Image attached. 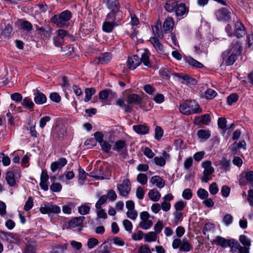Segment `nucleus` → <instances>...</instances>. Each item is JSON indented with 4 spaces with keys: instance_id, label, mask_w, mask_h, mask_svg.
I'll return each instance as SVG.
<instances>
[{
    "instance_id": "f257e3e1",
    "label": "nucleus",
    "mask_w": 253,
    "mask_h": 253,
    "mask_svg": "<svg viewBox=\"0 0 253 253\" xmlns=\"http://www.w3.org/2000/svg\"><path fill=\"white\" fill-rule=\"evenodd\" d=\"M243 51L241 42L237 40H233L228 49L222 52L221 58L222 64L226 66L232 65Z\"/></svg>"
},
{
    "instance_id": "f03ea898",
    "label": "nucleus",
    "mask_w": 253,
    "mask_h": 253,
    "mask_svg": "<svg viewBox=\"0 0 253 253\" xmlns=\"http://www.w3.org/2000/svg\"><path fill=\"white\" fill-rule=\"evenodd\" d=\"M225 32L229 37H236L240 39L244 38L247 34V29L240 20L234 21L233 27L227 24L225 28Z\"/></svg>"
},
{
    "instance_id": "7ed1b4c3",
    "label": "nucleus",
    "mask_w": 253,
    "mask_h": 253,
    "mask_svg": "<svg viewBox=\"0 0 253 253\" xmlns=\"http://www.w3.org/2000/svg\"><path fill=\"white\" fill-rule=\"evenodd\" d=\"M72 17V14L70 10H66L60 14L53 16L50 21L55 24L58 27L64 28L69 26V21Z\"/></svg>"
},
{
    "instance_id": "20e7f679",
    "label": "nucleus",
    "mask_w": 253,
    "mask_h": 253,
    "mask_svg": "<svg viewBox=\"0 0 253 253\" xmlns=\"http://www.w3.org/2000/svg\"><path fill=\"white\" fill-rule=\"evenodd\" d=\"M106 7L110 10L107 14L108 16H114L124 18L122 11L120 10L121 4L119 0H102Z\"/></svg>"
},
{
    "instance_id": "39448f33",
    "label": "nucleus",
    "mask_w": 253,
    "mask_h": 253,
    "mask_svg": "<svg viewBox=\"0 0 253 253\" xmlns=\"http://www.w3.org/2000/svg\"><path fill=\"white\" fill-rule=\"evenodd\" d=\"M179 109L180 112L185 115L198 113L201 112V109L195 100L185 101L180 104Z\"/></svg>"
},
{
    "instance_id": "423d86ee",
    "label": "nucleus",
    "mask_w": 253,
    "mask_h": 253,
    "mask_svg": "<svg viewBox=\"0 0 253 253\" xmlns=\"http://www.w3.org/2000/svg\"><path fill=\"white\" fill-rule=\"evenodd\" d=\"M123 19V18L115 16L111 17L106 15V21L102 24V30L107 33H111L115 27L121 25Z\"/></svg>"
},
{
    "instance_id": "0eeeda50",
    "label": "nucleus",
    "mask_w": 253,
    "mask_h": 253,
    "mask_svg": "<svg viewBox=\"0 0 253 253\" xmlns=\"http://www.w3.org/2000/svg\"><path fill=\"white\" fill-rule=\"evenodd\" d=\"M201 166L204 169V175L201 180L203 182H208L211 179L210 175L214 172V169L211 166V162L210 161H204L202 162Z\"/></svg>"
},
{
    "instance_id": "6e6552de",
    "label": "nucleus",
    "mask_w": 253,
    "mask_h": 253,
    "mask_svg": "<svg viewBox=\"0 0 253 253\" xmlns=\"http://www.w3.org/2000/svg\"><path fill=\"white\" fill-rule=\"evenodd\" d=\"M171 75L178 79V81L182 84L195 85L197 84V80L190 76L183 73H173Z\"/></svg>"
},
{
    "instance_id": "1a4fd4ad",
    "label": "nucleus",
    "mask_w": 253,
    "mask_h": 253,
    "mask_svg": "<svg viewBox=\"0 0 253 253\" xmlns=\"http://www.w3.org/2000/svg\"><path fill=\"white\" fill-rule=\"evenodd\" d=\"M189 11V6L185 3L178 2L174 11L175 16L179 19H183L188 15Z\"/></svg>"
},
{
    "instance_id": "9d476101",
    "label": "nucleus",
    "mask_w": 253,
    "mask_h": 253,
    "mask_svg": "<svg viewBox=\"0 0 253 253\" xmlns=\"http://www.w3.org/2000/svg\"><path fill=\"white\" fill-rule=\"evenodd\" d=\"M40 211L42 214H58L61 212V209L57 205L48 203L47 205H45L44 207H41L40 209Z\"/></svg>"
},
{
    "instance_id": "9b49d317",
    "label": "nucleus",
    "mask_w": 253,
    "mask_h": 253,
    "mask_svg": "<svg viewBox=\"0 0 253 253\" xmlns=\"http://www.w3.org/2000/svg\"><path fill=\"white\" fill-rule=\"evenodd\" d=\"M234 239H226L225 238L220 236H217L215 239L211 241L212 244H215L217 246H219L223 248H226L227 247L231 248Z\"/></svg>"
},
{
    "instance_id": "f8f14e48",
    "label": "nucleus",
    "mask_w": 253,
    "mask_h": 253,
    "mask_svg": "<svg viewBox=\"0 0 253 253\" xmlns=\"http://www.w3.org/2000/svg\"><path fill=\"white\" fill-rule=\"evenodd\" d=\"M118 190L120 195L126 197L130 191V184L127 179L124 180L122 184L117 186Z\"/></svg>"
},
{
    "instance_id": "ddd939ff",
    "label": "nucleus",
    "mask_w": 253,
    "mask_h": 253,
    "mask_svg": "<svg viewBox=\"0 0 253 253\" xmlns=\"http://www.w3.org/2000/svg\"><path fill=\"white\" fill-rule=\"evenodd\" d=\"M231 252L232 253H249L250 251L246 247L242 246L239 242L233 239L231 246Z\"/></svg>"
},
{
    "instance_id": "4468645a",
    "label": "nucleus",
    "mask_w": 253,
    "mask_h": 253,
    "mask_svg": "<svg viewBox=\"0 0 253 253\" xmlns=\"http://www.w3.org/2000/svg\"><path fill=\"white\" fill-rule=\"evenodd\" d=\"M67 164L66 158L62 157L57 161L52 162L50 165V169L52 172H55L57 169H61Z\"/></svg>"
},
{
    "instance_id": "2eb2a0df",
    "label": "nucleus",
    "mask_w": 253,
    "mask_h": 253,
    "mask_svg": "<svg viewBox=\"0 0 253 253\" xmlns=\"http://www.w3.org/2000/svg\"><path fill=\"white\" fill-rule=\"evenodd\" d=\"M215 15L218 21H226L230 17L229 12L224 7L217 10L215 12Z\"/></svg>"
},
{
    "instance_id": "dca6fc26",
    "label": "nucleus",
    "mask_w": 253,
    "mask_h": 253,
    "mask_svg": "<svg viewBox=\"0 0 253 253\" xmlns=\"http://www.w3.org/2000/svg\"><path fill=\"white\" fill-rule=\"evenodd\" d=\"M127 63V66L130 69L134 70L141 64L140 57L137 55L128 57Z\"/></svg>"
},
{
    "instance_id": "f3484780",
    "label": "nucleus",
    "mask_w": 253,
    "mask_h": 253,
    "mask_svg": "<svg viewBox=\"0 0 253 253\" xmlns=\"http://www.w3.org/2000/svg\"><path fill=\"white\" fill-rule=\"evenodd\" d=\"M174 26V21L171 17H168L163 23V29L165 34L171 32Z\"/></svg>"
},
{
    "instance_id": "a211bd4d",
    "label": "nucleus",
    "mask_w": 253,
    "mask_h": 253,
    "mask_svg": "<svg viewBox=\"0 0 253 253\" xmlns=\"http://www.w3.org/2000/svg\"><path fill=\"white\" fill-rule=\"evenodd\" d=\"M142 101V98L138 94L132 93L127 96L126 101L127 104L131 106V104L139 105Z\"/></svg>"
},
{
    "instance_id": "6ab92c4d",
    "label": "nucleus",
    "mask_w": 253,
    "mask_h": 253,
    "mask_svg": "<svg viewBox=\"0 0 253 253\" xmlns=\"http://www.w3.org/2000/svg\"><path fill=\"white\" fill-rule=\"evenodd\" d=\"M176 0H166L164 4V8L169 13L174 12L178 3Z\"/></svg>"
},
{
    "instance_id": "aec40b11",
    "label": "nucleus",
    "mask_w": 253,
    "mask_h": 253,
    "mask_svg": "<svg viewBox=\"0 0 253 253\" xmlns=\"http://www.w3.org/2000/svg\"><path fill=\"white\" fill-rule=\"evenodd\" d=\"M149 41L153 44L158 53L160 54H164L165 52L164 47L163 44L159 42L157 38H150Z\"/></svg>"
},
{
    "instance_id": "412c9836",
    "label": "nucleus",
    "mask_w": 253,
    "mask_h": 253,
    "mask_svg": "<svg viewBox=\"0 0 253 253\" xmlns=\"http://www.w3.org/2000/svg\"><path fill=\"white\" fill-rule=\"evenodd\" d=\"M208 44L207 42H205L204 41H201L200 42L196 44L194 46L195 52L200 54L202 53L208 54Z\"/></svg>"
},
{
    "instance_id": "4be33fe9",
    "label": "nucleus",
    "mask_w": 253,
    "mask_h": 253,
    "mask_svg": "<svg viewBox=\"0 0 253 253\" xmlns=\"http://www.w3.org/2000/svg\"><path fill=\"white\" fill-rule=\"evenodd\" d=\"M34 101L37 104L41 105L45 103L47 100L46 96L42 92L37 90L34 93Z\"/></svg>"
},
{
    "instance_id": "5701e85b",
    "label": "nucleus",
    "mask_w": 253,
    "mask_h": 253,
    "mask_svg": "<svg viewBox=\"0 0 253 253\" xmlns=\"http://www.w3.org/2000/svg\"><path fill=\"white\" fill-rule=\"evenodd\" d=\"M211 121L210 116L208 114H205L199 117H196L194 120V123L196 125L200 124L208 125Z\"/></svg>"
},
{
    "instance_id": "b1692460",
    "label": "nucleus",
    "mask_w": 253,
    "mask_h": 253,
    "mask_svg": "<svg viewBox=\"0 0 253 253\" xmlns=\"http://www.w3.org/2000/svg\"><path fill=\"white\" fill-rule=\"evenodd\" d=\"M133 129L137 133L141 135L148 134L149 131V128L145 124L134 125L133 126Z\"/></svg>"
},
{
    "instance_id": "393cba45",
    "label": "nucleus",
    "mask_w": 253,
    "mask_h": 253,
    "mask_svg": "<svg viewBox=\"0 0 253 253\" xmlns=\"http://www.w3.org/2000/svg\"><path fill=\"white\" fill-rule=\"evenodd\" d=\"M112 58V54L110 52H105L101 53L96 58L98 60L97 64H107L108 63Z\"/></svg>"
},
{
    "instance_id": "a878e982",
    "label": "nucleus",
    "mask_w": 253,
    "mask_h": 253,
    "mask_svg": "<svg viewBox=\"0 0 253 253\" xmlns=\"http://www.w3.org/2000/svg\"><path fill=\"white\" fill-rule=\"evenodd\" d=\"M84 219V216L74 217L69 221L68 222V225L69 227L72 228H75L78 226H82Z\"/></svg>"
},
{
    "instance_id": "bb28decb",
    "label": "nucleus",
    "mask_w": 253,
    "mask_h": 253,
    "mask_svg": "<svg viewBox=\"0 0 253 253\" xmlns=\"http://www.w3.org/2000/svg\"><path fill=\"white\" fill-rule=\"evenodd\" d=\"M150 53L148 51H145L142 54L140 60L141 63H142L143 65L148 68L152 67V63L150 61L149 55Z\"/></svg>"
},
{
    "instance_id": "cd10ccee",
    "label": "nucleus",
    "mask_w": 253,
    "mask_h": 253,
    "mask_svg": "<svg viewBox=\"0 0 253 253\" xmlns=\"http://www.w3.org/2000/svg\"><path fill=\"white\" fill-rule=\"evenodd\" d=\"M5 180L7 184L11 187H13L16 185V180L12 171H8L6 173Z\"/></svg>"
},
{
    "instance_id": "c85d7f7f",
    "label": "nucleus",
    "mask_w": 253,
    "mask_h": 253,
    "mask_svg": "<svg viewBox=\"0 0 253 253\" xmlns=\"http://www.w3.org/2000/svg\"><path fill=\"white\" fill-rule=\"evenodd\" d=\"M150 182L153 184L156 185V186L159 188H162L165 186V181L158 175H155L151 177Z\"/></svg>"
},
{
    "instance_id": "c756f323",
    "label": "nucleus",
    "mask_w": 253,
    "mask_h": 253,
    "mask_svg": "<svg viewBox=\"0 0 253 253\" xmlns=\"http://www.w3.org/2000/svg\"><path fill=\"white\" fill-rule=\"evenodd\" d=\"M116 104L123 108L125 112L131 113L132 110V106L127 104V103L125 104L124 100L122 98L118 99L116 101Z\"/></svg>"
},
{
    "instance_id": "7c9ffc66",
    "label": "nucleus",
    "mask_w": 253,
    "mask_h": 253,
    "mask_svg": "<svg viewBox=\"0 0 253 253\" xmlns=\"http://www.w3.org/2000/svg\"><path fill=\"white\" fill-rule=\"evenodd\" d=\"M148 196L149 199L154 202L158 201L161 198V194L156 188L150 190Z\"/></svg>"
},
{
    "instance_id": "2f4dec72",
    "label": "nucleus",
    "mask_w": 253,
    "mask_h": 253,
    "mask_svg": "<svg viewBox=\"0 0 253 253\" xmlns=\"http://www.w3.org/2000/svg\"><path fill=\"white\" fill-rule=\"evenodd\" d=\"M186 62L190 65L195 68L201 69L204 67V65L202 63L191 57H188L186 59Z\"/></svg>"
},
{
    "instance_id": "473e14b6",
    "label": "nucleus",
    "mask_w": 253,
    "mask_h": 253,
    "mask_svg": "<svg viewBox=\"0 0 253 253\" xmlns=\"http://www.w3.org/2000/svg\"><path fill=\"white\" fill-rule=\"evenodd\" d=\"M192 249V246L189 243L188 240L185 238L183 239L182 242L179 248V251L183 252H188Z\"/></svg>"
},
{
    "instance_id": "72a5a7b5",
    "label": "nucleus",
    "mask_w": 253,
    "mask_h": 253,
    "mask_svg": "<svg viewBox=\"0 0 253 253\" xmlns=\"http://www.w3.org/2000/svg\"><path fill=\"white\" fill-rule=\"evenodd\" d=\"M20 29L27 32H31L33 30L32 24L26 20H21L20 21Z\"/></svg>"
},
{
    "instance_id": "f704fd0d",
    "label": "nucleus",
    "mask_w": 253,
    "mask_h": 253,
    "mask_svg": "<svg viewBox=\"0 0 253 253\" xmlns=\"http://www.w3.org/2000/svg\"><path fill=\"white\" fill-rule=\"evenodd\" d=\"M197 135L200 139L207 140L211 137V131L206 129H200L197 131Z\"/></svg>"
},
{
    "instance_id": "c9c22d12",
    "label": "nucleus",
    "mask_w": 253,
    "mask_h": 253,
    "mask_svg": "<svg viewBox=\"0 0 253 253\" xmlns=\"http://www.w3.org/2000/svg\"><path fill=\"white\" fill-rule=\"evenodd\" d=\"M152 31L153 34L157 36V38L160 39H162L163 38V33L161 28V24H157V25H154L152 26Z\"/></svg>"
},
{
    "instance_id": "e433bc0d",
    "label": "nucleus",
    "mask_w": 253,
    "mask_h": 253,
    "mask_svg": "<svg viewBox=\"0 0 253 253\" xmlns=\"http://www.w3.org/2000/svg\"><path fill=\"white\" fill-rule=\"evenodd\" d=\"M96 90L93 87L86 88L85 89V97L84 100L85 102H88L91 98V96L95 94Z\"/></svg>"
},
{
    "instance_id": "4c0bfd02",
    "label": "nucleus",
    "mask_w": 253,
    "mask_h": 253,
    "mask_svg": "<svg viewBox=\"0 0 253 253\" xmlns=\"http://www.w3.org/2000/svg\"><path fill=\"white\" fill-rule=\"evenodd\" d=\"M239 241L244 247H247L248 250H250L251 243L250 239H249L245 235H240L239 237Z\"/></svg>"
},
{
    "instance_id": "58836bf2",
    "label": "nucleus",
    "mask_w": 253,
    "mask_h": 253,
    "mask_svg": "<svg viewBox=\"0 0 253 253\" xmlns=\"http://www.w3.org/2000/svg\"><path fill=\"white\" fill-rule=\"evenodd\" d=\"M157 238V234H156V233L154 232H150L147 234H145L144 235L145 241L147 242L155 241Z\"/></svg>"
},
{
    "instance_id": "ea45409f",
    "label": "nucleus",
    "mask_w": 253,
    "mask_h": 253,
    "mask_svg": "<svg viewBox=\"0 0 253 253\" xmlns=\"http://www.w3.org/2000/svg\"><path fill=\"white\" fill-rule=\"evenodd\" d=\"M126 144L125 141L119 140L115 142L114 146L113 147V150L119 152L120 150L126 147Z\"/></svg>"
},
{
    "instance_id": "a19ab883",
    "label": "nucleus",
    "mask_w": 253,
    "mask_h": 253,
    "mask_svg": "<svg viewBox=\"0 0 253 253\" xmlns=\"http://www.w3.org/2000/svg\"><path fill=\"white\" fill-rule=\"evenodd\" d=\"M239 99V96L237 93H232L230 94L226 99L228 105L231 106L234 103L237 102Z\"/></svg>"
},
{
    "instance_id": "79ce46f5",
    "label": "nucleus",
    "mask_w": 253,
    "mask_h": 253,
    "mask_svg": "<svg viewBox=\"0 0 253 253\" xmlns=\"http://www.w3.org/2000/svg\"><path fill=\"white\" fill-rule=\"evenodd\" d=\"M75 177V174L74 172L72 171H66L63 175H60L59 177L60 180H64L65 177L66 180L72 179Z\"/></svg>"
},
{
    "instance_id": "37998d69",
    "label": "nucleus",
    "mask_w": 253,
    "mask_h": 253,
    "mask_svg": "<svg viewBox=\"0 0 253 253\" xmlns=\"http://www.w3.org/2000/svg\"><path fill=\"white\" fill-rule=\"evenodd\" d=\"M128 12L131 18V24L132 26H137L139 24V20L136 16L133 13L132 11L129 8Z\"/></svg>"
},
{
    "instance_id": "c03bdc74",
    "label": "nucleus",
    "mask_w": 253,
    "mask_h": 253,
    "mask_svg": "<svg viewBox=\"0 0 253 253\" xmlns=\"http://www.w3.org/2000/svg\"><path fill=\"white\" fill-rule=\"evenodd\" d=\"M217 95V92L211 88L208 89L205 93V96L207 99H212Z\"/></svg>"
},
{
    "instance_id": "a18cd8bd",
    "label": "nucleus",
    "mask_w": 253,
    "mask_h": 253,
    "mask_svg": "<svg viewBox=\"0 0 253 253\" xmlns=\"http://www.w3.org/2000/svg\"><path fill=\"white\" fill-rule=\"evenodd\" d=\"M152 220L148 219L147 220L141 221L139 223V226L143 229L147 230L152 226Z\"/></svg>"
},
{
    "instance_id": "49530a36",
    "label": "nucleus",
    "mask_w": 253,
    "mask_h": 253,
    "mask_svg": "<svg viewBox=\"0 0 253 253\" xmlns=\"http://www.w3.org/2000/svg\"><path fill=\"white\" fill-rule=\"evenodd\" d=\"M160 75L164 79L167 80H169L170 76L169 74L170 73V71L168 68H161L159 71Z\"/></svg>"
},
{
    "instance_id": "de8ad7c7",
    "label": "nucleus",
    "mask_w": 253,
    "mask_h": 253,
    "mask_svg": "<svg viewBox=\"0 0 253 253\" xmlns=\"http://www.w3.org/2000/svg\"><path fill=\"white\" fill-rule=\"evenodd\" d=\"M108 197L107 195H104L101 196L99 200L97 201L95 204V208L97 209H100L104 204H105L107 200Z\"/></svg>"
},
{
    "instance_id": "09e8293b",
    "label": "nucleus",
    "mask_w": 253,
    "mask_h": 253,
    "mask_svg": "<svg viewBox=\"0 0 253 253\" xmlns=\"http://www.w3.org/2000/svg\"><path fill=\"white\" fill-rule=\"evenodd\" d=\"M90 208L86 205H82L78 208V212L82 215L89 213Z\"/></svg>"
},
{
    "instance_id": "8fccbe9b",
    "label": "nucleus",
    "mask_w": 253,
    "mask_h": 253,
    "mask_svg": "<svg viewBox=\"0 0 253 253\" xmlns=\"http://www.w3.org/2000/svg\"><path fill=\"white\" fill-rule=\"evenodd\" d=\"M197 196L202 200H205L209 196V193L205 189L200 188L197 192Z\"/></svg>"
},
{
    "instance_id": "3c124183",
    "label": "nucleus",
    "mask_w": 253,
    "mask_h": 253,
    "mask_svg": "<svg viewBox=\"0 0 253 253\" xmlns=\"http://www.w3.org/2000/svg\"><path fill=\"white\" fill-rule=\"evenodd\" d=\"M22 105L29 109H33L34 106V104L28 97H25L22 102Z\"/></svg>"
},
{
    "instance_id": "603ef678",
    "label": "nucleus",
    "mask_w": 253,
    "mask_h": 253,
    "mask_svg": "<svg viewBox=\"0 0 253 253\" xmlns=\"http://www.w3.org/2000/svg\"><path fill=\"white\" fill-rule=\"evenodd\" d=\"M143 88L145 92L149 95H152L156 91V88L150 84H145Z\"/></svg>"
},
{
    "instance_id": "864d4df0",
    "label": "nucleus",
    "mask_w": 253,
    "mask_h": 253,
    "mask_svg": "<svg viewBox=\"0 0 253 253\" xmlns=\"http://www.w3.org/2000/svg\"><path fill=\"white\" fill-rule=\"evenodd\" d=\"M186 203L182 200L177 202L174 205L176 211H181L186 207Z\"/></svg>"
},
{
    "instance_id": "5fc2aeb1",
    "label": "nucleus",
    "mask_w": 253,
    "mask_h": 253,
    "mask_svg": "<svg viewBox=\"0 0 253 253\" xmlns=\"http://www.w3.org/2000/svg\"><path fill=\"white\" fill-rule=\"evenodd\" d=\"M164 131L161 127L156 126L155 129V138L158 140L161 139L163 135Z\"/></svg>"
},
{
    "instance_id": "6e6d98bb",
    "label": "nucleus",
    "mask_w": 253,
    "mask_h": 253,
    "mask_svg": "<svg viewBox=\"0 0 253 253\" xmlns=\"http://www.w3.org/2000/svg\"><path fill=\"white\" fill-rule=\"evenodd\" d=\"M3 37L6 39L10 38L11 34L12 32V28L10 24H7L3 30Z\"/></svg>"
},
{
    "instance_id": "4d7b16f0",
    "label": "nucleus",
    "mask_w": 253,
    "mask_h": 253,
    "mask_svg": "<svg viewBox=\"0 0 253 253\" xmlns=\"http://www.w3.org/2000/svg\"><path fill=\"white\" fill-rule=\"evenodd\" d=\"M137 180L139 183L144 185L147 182L148 177L145 174L139 173L137 176Z\"/></svg>"
},
{
    "instance_id": "13d9d810",
    "label": "nucleus",
    "mask_w": 253,
    "mask_h": 253,
    "mask_svg": "<svg viewBox=\"0 0 253 253\" xmlns=\"http://www.w3.org/2000/svg\"><path fill=\"white\" fill-rule=\"evenodd\" d=\"M174 217V223L175 224H178L179 222L182 221L183 218V213L181 211H175L173 212Z\"/></svg>"
},
{
    "instance_id": "bf43d9fd",
    "label": "nucleus",
    "mask_w": 253,
    "mask_h": 253,
    "mask_svg": "<svg viewBox=\"0 0 253 253\" xmlns=\"http://www.w3.org/2000/svg\"><path fill=\"white\" fill-rule=\"evenodd\" d=\"M233 216L228 213H226L223 217L222 221L226 226H229L233 222Z\"/></svg>"
},
{
    "instance_id": "052dcab7",
    "label": "nucleus",
    "mask_w": 253,
    "mask_h": 253,
    "mask_svg": "<svg viewBox=\"0 0 253 253\" xmlns=\"http://www.w3.org/2000/svg\"><path fill=\"white\" fill-rule=\"evenodd\" d=\"M111 92V90L109 89L100 91L99 93V98L101 100L106 99L108 97L109 93Z\"/></svg>"
},
{
    "instance_id": "680f3d73",
    "label": "nucleus",
    "mask_w": 253,
    "mask_h": 253,
    "mask_svg": "<svg viewBox=\"0 0 253 253\" xmlns=\"http://www.w3.org/2000/svg\"><path fill=\"white\" fill-rule=\"evenodd\" d=\"M33 199L32 197H28L27 201L26 202L24 209L26 211L30 210L33 207Z\"/></svg>"
},
{
    "instance_id": "e2e57ef3",
    "label": "nucleus",
    "mask_w": 253,
    "mask_h": 253,
    "mask_svg": "<svg viewBox=\"0 0 253 253\" xmlns=\"http://www.w3.org/2000/svg\"><path fill=\"white\" fill-rule=\"evenodd\" d=\"M100 145L102 151L106 153H109L111 149V145L107 141H104Z\"/></svg>"
},
{
    "instance_id": "0e129e2a",
    "label": "nucleus",
    "mask_w": 253,
    "mask_h": 253,
    "mask_svg": "<svg viewBox=\"0 0 253 253\" xmlns=\"http://www.w3.org/2000/svg\"><path fill=\"white\" fill-rule=\"evenodd\" d=\"M51 120V117L48 116H46L42 118L39 122L40 127L43 128L46 125V123Z\"/></svg>"
},
{
    "instance_id": "69168bd1",
    "label": "nucleus",
    "mask_w": 253,
    "mask_h": 253,
    "mask_svg": "<svg viewBox=\"0 0 253 253\" xmlns=\"http://www.w3.org/2000/svg\"><path fill=\"white\" fill-rule=\"evenodd\" d=\"M62 185L59 183H53L50 186V189L53 192H59L62 189Z\"/></svg>"
},
{
    "instance_id": "338daca9",
    "label": "nucleus",
    "mask_w": 253,
    "mask_h": 253,
    "mask_svg": "<svg viewBox=\"0 0 253 253\" xmlns=\"http://www.w3.org/2000/svg\"><path fill=\"white\" fill-rule=\"evenodd\" d=\"M98 244V241L96 238H91L88 240L87 247L89 249H91L94 248Z\"/></svg>"
},
{
    "instance_id": "774afa93",
    "label": "nucleus",
    "mask_w": 253,
    "mask_h": 253,
    "mask_svg": "<svg viewBox=\"0 0 253 253\" xmlns=\"http://www.w3.org/2000/svg\"><path fill=\"white\" fill-rule=\"evenodd\" d=\"M219 191L217 184L215 182L212 183L209 186V191L212 195H215Z\"/></svg>"
}]
</instances>
